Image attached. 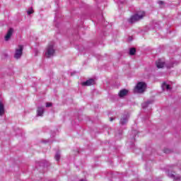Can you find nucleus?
Masks as SVG:
<instances>
[{"label": "nucleus", "instance_id": "obj_1", "mask_svg": "<svg viewBox=\"0 0 181 181\" xmlns=\"http://www.w3.org/2000/svg\"><path fill=\"white\" fill-rule=\"evenodd\" d=\"M145 16V12L140 11L133 16H131L127 21L129 23H135V22H138V21H141V19H144Z\"/></svg>", "mask_w": 181, "mask_h": 181}, {"label": "nucleus", "instance_id": "obj_2", "mask_svg": "<svg viewBox=\"0 0 181 181\" xmlns=\"http://www.w3.org/2000/svg\"><path fill=\"white\" fill-rule=\"evenodd\" d=\"M55 49L53 45H49L45 51V57L48 59H50V57H53L54 56Z\"/></svg>", "mask_w": 181, "mask_h": 181}, {"label": "nucleus", "instance_id": "obj_3", "mask_svg": "<svg viewBox=\"0 0 181 181\" xmlns=\"http://www.w3.org/2000/svg\"><path fill=\"white\" fill-rule=\"evenodd\" d=\"M146 90V83L145 82H139L135 87V91L137 93H144Z\"/></svg>", "mask_w": 181, "mask_h": 181}, {"label": "nucleus", "instance_id": "obj_4", "mask_svg": "<svg viewBox=\"0 0 181 181\" xmlns=\"http://www.w3.org/2000/svg\"><path fill=\"white\" fill-rule=\"evenodd\" d=\"M23 52V46L18 45V48L16 49L14 58L16 59L17 60L18 59H21V57H22Z\"/></svg>", "mask_w": 181, "mask_h": 181}, {"label": "nucleus", "instance_id": "obj_5", "mask_svg": "<svg viewBox=\"0 0 181 181\" xmlns=\"http://www.w3.org/2000/svg\"><path fill=\"white\" fill-rule=\"evenodd\" d=\"M128 119H129V115H124L120 119L121 125H125L128 122Z\"/></svg>", "mask_w": 181, "mask_h": 181}, {"label": "nucleus", "instance_id": "obj_6", "mask_svg": "<svg viewBox=\"0 0 181 181\" xmlns=\"http://www.w3.org/2000/svg\"><path fill=\"white\" fill-rule=\"evenodd\" d=\"M156 65L158 67V69H163L165 67V62L162 59H158L156 62Z\"/></svg>", "mask_w": 181, "mask_h": 181}, {"label": "nucleus", "instance_id": "obj_7", "mask_svg": "<svg viewBox=\"0 0 181 181\" xmlns=\"http://www.w3.org/2000/svg\"><path fill=\"white\" fill-rule=\"evenodd\" d=\"M13 34V28H10L8 30L7 34L6 35V36L4 37L6 42H8V40H9V39H11V37H12Z\"/></svg>", "mask_w": 181, "mask_h": 181}, {"label": "nucleus", "instance_id": "obj_8", "mask_svg": "<svg viewBox=\"0 0 181 181\" xmlns=\"http://www.w3.org/2000/svg\"><path fill=\"white\" fill-rule=\"evenodd\" d=\"M45 108L43 107H38L37 110V115L38 117H43Z\"/></svg>", "mask_w": 181, "mask_h": 181}, {"label": "nucleus", "instance_id": "obj_9", "mask_svg": "<svg viewBox=\"0 0 181 181\" xmlns=\"http://www.w3.org/2000/svg\"><path fill=\"white\" fill-rule=\"evenodd\" d=\"M93 84H95L94 79H89L82 83V86H93Z\"/></svg>", "mask_w": 181, "mask_h": 181}, {"label": "nucleus", "instance_id": "obj_10", "mask_svg": "<svg viewBox=\"0 0 181 181\" xmlns=\"http://www.w3.org/2000/svg\"><path fill=\"white\" fill-rule=\"evenodd\" d=\"M125 95H128V90L122 89L119 92V97H120V98L125 97Z\"/></svg>", "mask_w": 181, "mask_h": 181}, {"label": "nucleus", "instance_id": "obj_11", "mask_svg": "<svg viewBox=\"0 0 181 181\" xmlns=\"http://www.w3.org/2000/svg\"><path fill=\"white\" fill-rule=\"evenodd\" d=\"M5 115V106L2 102H0V117H3Z\"/></svg>", "mask_w": 181, "mask_h": 181}, {"label": "nucleus", "instance_id": "obj_12", "mask_svg": "<svg viewBox=\"0 0 181 181\" xmlns=\"http://www.w3.org/2000/svg\"><path fill=\"white\" fill-rule=\"evenodd\" d=\"M161 87L164 91L165 90H167V91H169V90H171L170 85L166 83L165 82H163L162 83Z\"/></svg>", "mask_w": 181, "mask_h": 181}, {"label": "nucleus", "instance_id": "obj_13", "mask_svg": "<svg viewBox=\"0 0 181 181\" xmlns=\"http://www.w3.org/2000/svg\"><path fill=\"white\" fill-rule=\"evenodd\" d=\"M168 176L170 177H172L173 179H174L175 180H180V175H175L174 174L170 173L168 174Z\"/></svg>", "mask_w": 181, "mask_h": 181}, {"label": "nucleus", "instance_id": "obj_14", "mask_svg": "<svg viewBox=\"0 0 181 181\" xmlns=\"http://www.w3.org/2000/svg\"><path fill=\"white\" fill-rule=\"evenodd\" d=\"M153 100H148L147 102L142 103V108H146V107H148L149 104H153Z\"/></svg>", "mask_w": 181, "mask_h": 181}, {"label": "nucleus", "instance_id": "obj_15", "mask_svg": "<svg viewBox=\"0 0 181 181\" xmlns=\"http://www.w3.org/2000/svg\"><path fill=\"white\" fill-rule=\"evenodd\" d=\"M136 52V49L135 48H131L129 50V54L131 56H134V54H135Z\"/></svg>", "mask_w": 181, "mask_h": 181}, {"label": "nucleus", "instance_id": "obj_16", "mask_svg": "<svg viewBox=\"0 0 181 181\" xmlns=\"http://www.w3.org/2000/svg\"><path fill=\"white\" fill-rule=\"evenodd\" d=\"M173 64H175V63L170 62V63L165 64V66H166L167 69H172V67H173Z\"/></svg>", "mask_w": 181, "mask_h": 181}, {"label": "nucleus", "instance_id": "obj_17", "mask_svg": "<svg viewBox=\"0 0 181 181\" xmlns=\"http://www.w3.org/2000/svg\"><path fill=\"white\" fill-rule=\"evenodd\" d=\"M54 158L56 160H60V153L57 152L55 154Z\"/></svg>", "mask_w": 181, "mask_h": 181}, {"label": "nucleus", "instance_id": "obj_18", "mask_svg": "<svg viewBox=\"0 0 181 181\" xmlns=\"http://www.w3.org/2000/svg\"><path fill=\"white\" fill-rule=\"evenodd\" d=\"M33 8H28V11H27V13L28 15H32V13H33Z\"/></svg>", "mask_w": 181, "mask_h": 181}, {"label": "nucleus", "instance_id": "obj_19", "mask_svg": "<svg viewBox=\"0 0 181 181\" xmlns=\"http://www.w3.org/2000/svg\"><path fill=\"white\" fill-rule=\"evenodd\" d=\"M52 103H46V107L47 108H49V107H52Z\"/></svg>", "mask_w": 181, "mask_h": 181}, {"label": "nucleus", "instance_id": "obj_20", "mask_svg": "<svg viewBox=\"0 0 181 181\" xmlns=\"http://www.w3.org/2000/svg\"><path fill=\"white\" fill-rule=\"evenodd\" d=\"M164 152H165V153H170V151L168 148H165V149H164Z\"/></svg>", "mask_w": 181, "mask_h": 181}, {"label": "nucleus", "instance_id": "obj_21", "mask_svg": "<svg viewBox=\"0 0 181 181\" xmlns=\"http://www.w3.org/2000/svg\"><path fill=\"white\" fill-rule=\"evenodd\" d=\"M159 5H163L165 3L163 1H158Z\"/></svg>", "mask_w": 181, "mask_h": 181}, {"label": "nucleus", "instance_id": "obj_22", "mask_svg": "<svg viewBox=\"0 0 181 181\" xmlns=\"http://www.w3.org/2000/svg\"><path fill=\"white\" fill-rule=\"evenodd\" d=\"M110 122H112V121H114V118H112V117H110Z\"/></svg>", "mask_w": 181, "mask_h": 181}]
</instances>
